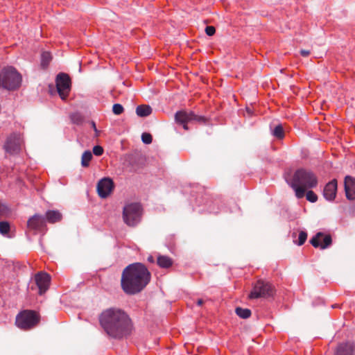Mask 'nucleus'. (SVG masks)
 I'll use <instances>...</instances> for the list:
<instances>
[{
	"instance_id": "39448f33",
	"label": "nucleus",
	"mask_w": 355,
	"mask_h": 355,
	"mask_svg": "<svg viewBox=\"0 0 355 355\" xmlns=\"http://www.w3.org/2000/svg\"><path fill=\"white\" fill-rule=\"evenodd\" d=\"M143 209L137 202H131L125 205L123 209V222L129 227L137 225L142 217Z\"/></svg>"
},
{
	"instance_id": "393cba45",
	"label": "nucleus",
	"mask_w": 355,
	"mask_h": 355,
	"mask_svg": "<svg viewBox=\"0 0 355 355\" xmlns=\"http://www.w3.org/2000/svg\"><path fill=\"white\" fill-rule=\"evenodd\" d=\"M10 231V224L7 221L0 222V233L1 234H6Z\"/></svg>"
},
{
	"instance_id": "c85d7f7f",
	"label": "nucleus",
	"mask_w": 355,
	"mask_h": 355,
	"mask_svg": "<svg viewBox=\"0 0 355 355\" xmlns=\"http://www.w3.org/2000/svg\"><path fill=\"white\" fill-rule=\"evenodd\" d=\"M306 197L307 200H309L311 202H315L318 200L317 195L313 191H307Z\"/></svg>"
},
{
	"instance_id": "cd10ccee",
	"label": "nucleus",
	"mask_w": 355,
	"mask_h": 355,
	"mask_svg": "<svg viewBox=\"0 0 355 355\" xmlns=\"http://www.w3.org/2000/svg\"><path fill=\"white\" fill-rule=\"evenodd\" d=\"M141 140L146 144H150L152 143L153 137L150 133L144 132L141 135Z\"/></svg>"
},
{
	"instance_id": "7ed1b4c3",
	"label": "nucleus",
	"mask_w": 355,
	"mask_h": 355,
	"mask_svg": "<svg viewBox=\"0 0 355 355\" xmlns=\"http://www.w3.org/2000/svg\"><path fill=\"white\" fill-rule=\"evenodd\" d=\"M317 184L318 179L315 174L304 168H300L295 172L290 183L297 198H303L306 189L314 188Z\"/></svg>"
},
{
	"instance_id": "423d86ee",
	"label": "nucleus",
	"mask_w": 355,
	"mask_h": 355,
	"mask_svg": "<svg viewBox=\"0 0 355 355\" xmlns=\"http://www.w3.org/2000/svg\"><path fill=\"white\" fill-rule=\"evenodd\" d=\"M40 315L31 310H25L19 313L16 318L17 326L24 330L35 327L40 322Z\"/></svg>"
},
{
	"instance_id": "c756f323",
	"label": "nucleus",
	"mask_w": 355,
	"mask_h": 355,
	"mask_svg": "<svg viewBox=\"0 0 355 355\" xmlns=\"http://www.w3.org/2000/svg\"><path fill=\"white\" fill-rule=\"evenodd\" d=\"M10 214V209L6 205H0V216L6 217Z\"/></svg>"
},
{
	"instance_id": "a878e982",
	"label": "nucleus",
	"mask_w": 355,
	"mask_h": 355,
	"mask_svg": "<svg viewBox=\"0 0 355 355\" xmlns=\"http://www.w3.org/2000/svg\"><path fill=\"white\" fill-rule=\"evenodd\" d=\"M306 239H307V233L304 231H300V234H299L298 241L296 242V243L300 246L302 245L306 241Z\"/></svg>"
},
{
	"instance_id": "f257e3e1",
	"label": "nucleus",
	"mask_w": 355,
	"mask_h": 355,
	"mask_svg": "<svg viewBox=\"0 0 355 355\" xmlns=\"http://www.w3.org/2000/svg\"><path fill=\"white\" fill-rule=\"evenodd\" d=\"M101 327L105 334L114 339H122L130 336L133 324L129 315L119 308H109L98 316Z\"/></svg>"
},
{
	"instance_id": "ddd939ff",
	"label": "nucleus",
	"mask_w": 355,
	"mask_h": 355,
	"mask_svg": "<svg viewBox=\"0 0 355 355\" xmlns=\"http://www.w3.org/2000/svg\"><path fill=\"white\" fill-rule=\"evenodd\" d=\"M50 276L46 272H39L35 276V283L39 288V293L42 295L49 288Z\"/></svg>"
},
{
	"instance_id": "6e6552de",
	"label": "nucleus",
	"mask_w": 355,
	"mask_h": 355,
	"mask_svg": "<svg viewBox=\"0 0 355 355\" xmlns=\"http://www.w3.org/2000/svg\"><path fill=\"white\" fill-rule=\"evenodd\" d=\"M55 83L59 96L62 100H65L71 90V82L69 76L64 73H60L56 76Z\"/></svg>"
},
{
	"instance_id": "c9c22d12",
	"label": "nucleus",
	"mask_w": 355,
	"mask_h": 355,
	"mask_svg": "<svg viewBox=\"0 0 355 355\" xmlns=\"http://www.w3.org/2000/svg\"><path fill=\"white\" fill-rule=\"evenodd\" d=\"M92 128H94V130H95V131H96V130H96V125H95V123H94V122L92 123Z\"/></svg>"
},
{
	"instance_id": "dca6fc26",
	"label": "nucleus",
	"mask_w": 355,
	"mask_h": 355,
	"mask_svg": "<svg viewBox=\"0 0 355 355\" xmlns=\"http://www.w3.org/2000/svg\"><path fill=\"white\" fill-rule=\"evenodd\" d=\"M337 191V180H332L328 182L323 191V196L327 200H333L336 195Z\"/></svg>"
},
{
	"instance_id": "b1692460",
	"label": "nucleus",
	"mask_w": 355,
	"mask_h": 355,
	"mask_svg": "<svg viewBox=\"0 0 355 355\" xmlns=\"http://www.w3.org/2000/svg\"><path fill=\"white\" fill-rule=\"evenodd\" d=\"M51 59H52V57L49 52H47V51L43 52L42 54L41 66L43 68L47 67V66L49 65Z\"/></svg>"
},
{
	"instance_id": "f3484780",
	"label": "nucleus",
	"mask_w": 355,
	"mask_h": 355,
	"mask_svg": "<svg viewBox=\"0 0 355 355\" xmlns=\"http://www.w3.org/2000/svg\"><path fill=\"white\" fill-rule=\"evenodd\" d=\"M335 355H355V345L352 343L339 344L336 347Z\"/></svg>"
},
{
	"instance_id": "5701e85b",
	"label": "nucleus",
	"mask_w": 355,
	"mask_h": 355,
	"mask_svg": "<svg viewBox=\"0 0 355 355\" xmlns=\"http://www.w3.org/2000/svg\"><path fill=\"white\" fill-rule=\"evenodd\" d=\"M237 315L243 319H247L251 315V311L248 309L237 307L235 309Z\"/></svg>"
},
{
	"instance_id": "4be33fe9",
	"label": "nucleus",
	"mask_w": 355,
	"mask_h": 355,
	"mask_svg": "<svg viewBox=\"0 0 355 355\" xmlns=\"http://www.w3.org/2000/svg\"><path fill=\"white\" fill-rule=\"evenodd\" d=\"M272 132V135L279 139H282L284 137V131L282 124L277 125Z\"/></svg>"
},
{
	"instance_id": "0eeeda50",
	"label": "nucleus",
	"mask_w": 355,
	"mask_h": 355,
	"mask_svg": "<svg viewBox=\"0 0 355 355\" xmlns=\"http://www.w3.org/2000/svg\"><path fill=\"white\" fill-rule=\"evenodd\" d=\"M275 288L269 282L263 279H259L254 284L252 291L249 295L250 299L259 297H269L274 295Z\"/></svg>"
},
{
	"instance_id": "a211bd4d",
	"label": "nucleus",
	"mask_w": 355,
	"mask_h": 355,
	"mask_svg": "<svg viewBox=\"0 0 355 355\" xmlns=\"http://www.w3.org/2000/svg\"><path fill=\"white\" fill-rule=\"evenodd\" d=\"M62 219V214L58 211L49 210L46 213V219L50 223H55L60 221Z\"/></svg>"
},
{
	"instance_id": "72a5a7b5",
	"label": "nucleus",
	"mask_w": 355,
	"mask_h": 355,
	"mask_svg": "<svg viewBox=\"0 0 355 355\" xmlns=\"http://www.w3.org/2000/svg\"><path fill=\"white\" fill-rule=\"evenodd\" d=\"M147 260L150 263H154V258L152 255L148 256Z\"/></svg>"
},
{
	"instance_id": "2eb2a0df",
	"label": "nucleus",
	"mask_w": 355,
	"mask_h": 355,
	"mask_svg": "<svg viewBox=\"0 0 355 355\" xmlns=\"http://www.w3.org/2000/svg\"><path fill=\"white\" fill-rule=\"evenodd\" d=\"M345 191L347 199L355 200V178L347 175L344 181Z\"/></svg>"
},
{
	"instance_id": "6ab92c4d",
	"label": "nucleus",
	"mask_w": 355,
	"mask_h": 355,
	"mask_svg": "<svg viewBox=\"0 0 355 355\" xmlns=\"http://www.w3.org/2000/svg\"><path fill=\"white\" fill-rule=\"evenodd\" d=\"M173 260L168 256L159 255L157 260V265L162 268H168L173 265Z\"/></svg>"
},
{
	"instance_id": "f8f14e48",
	"label": "nucleus",
	"mask_w": 355,
	"mask_h": 355,
	"mask_svg": "<svg viewBox=\"0 0 355 355\" xmlns=\"http://www.w3.org/2000/svg\"><path fill=\"white\" fill-rule=\"evenodd\" d=\"M114 188L113 181L109 178H104L97 184V192L102 198H107L112 192Z\"/></svg>"
},
{
	"instance_id": "412c9836",
	"label": "nucleus",
	"mask_w": 355,
	"mask_h": 355,
	"mask_svg": "<svg viewBox=\"0 0 355 355\" xmlns=\"http://www.w3.org/2000/svg\"><path fill=\"white\" fill-rule=\"evenodd\" d=\"M92 158V154L89 150L85 151L81 157V166L83 167H88L89 162Z\"/></svg>"
},
{
	"instance_id": "9b49d317",
	"label": "nucleus",
	"mask_w": 355,
	"mask_h": 355,
	"mask_svg": "<svg viewBox=\"0 0 355 355\" xmlns=\"http://www.w3.org/2000/svg\"><path fill=\"white\" fill-rule=\"evenodd\" d=\"M310 243L314 248H320L324 250L331 245L332 239L329 234L325 235L324 233L320 232L311 238Z\"/></svg>"
},
{
	"instance_id": "aec40b11",
	"label": "nucleus",
	"mask_w": 355,
	"mask_h": 355,
	"mask_svg": "<svg viewBox=\"0 0 355 355\" xmlns=\"http://www.w3.org/2000/svg\"><path fill=\"white\" fill-rule=\"evenodd\" d=\"M152 112V108L147 105H139L136 108V113L139 116L145 117L149 116Z\"/></svg>"
},
{
	"instance_id": "7c9ffc66",
	"label": "nucleus",
	"mask_w": 355,
	"mask_h": 355,
	"mask_svg": "<svg viewBox=\"0 0 355 355\" xmlns=\"http://www.w3.org/2000/svg\"><path fill=\"white\" fill-rule=\"evenodd\" d=\"M93 153L96 156H100L103 153V148L101 146H95L93 148Z\"/></svg>"
},
{
	"instance_id": "2f4dec72",
	"label": "nucleus",
	"mask_w": 355,
	"mask_h": 355,
	"mask_svg": "<svg viewBox=\"0 0 355 355\" xmlns=\"http://www.w3.org/2000/svg\"><path fill=\"white\" fill-rule=\"evenodd\" d=\"M205 33L209 36H212L216 33V28L212 26H208L205 28Z\"/></svg>"
},
{
	"instance_id": "473e14b6",
	"label": "nucleus",
	"mask_w": 355,
	"mask_h": 355,
	"mask_svg": "<svg viewBox=\"0 0 355 355\" xmlns=\"http://www.w3.org/2000/svg\"><path fill=\"white\" fill-rule=\"evenodd\" d=\"M300 54L303 56V57H307L310 54V51L309 50H301L300 51Z\"/></svg>"
},
{
	"instance_id": "bb28decb",
	"label": "nucleus",
	"mask_w": 355,
	"mask_h": 355,
	"mask_svg": "<svg viewBox=\"0 0 355 355\" xmlns=\"http://www.w3.org/2000/svg\"><path fill=\"white\" fill-rule=\"evenodd\" d=\"M124 111L123 107L119 103L114 104L112 106V112L114 114L119 115Z\"/></svg>"
},
{
	"instance_id": "4468645a",
	"label": "nucleus",
	"mask_w": 355,
	"mask_h": 355,
	"mask_svg": "<svg viewBox=\"0 0 355 355\" xmlns=\"http://www.w3.org/2000/svg\"><path fill=\"white\" fill-rule=\"evenodd\" d=\"M45 218L39 214H35L27 221V227L31 230H40L45 226Z\"/></svg>"
},
{
	"instance_id": "9d476101",
	"label": "nucleus",
	"mask_w": 355,
	"mask_h": 355,
	"mask_svg": "<svg viewBox=\"0 0 355 355\" xmlns=\"http://www.w3.org/2000/svg\"><path fill=\"white\" fill-rule=\"evenodd\" d=\"M175 120L182 124L185 130L188 129L187 123L191 121L204 122L205 118L195 114L193 112L179 111L175 114Z\"/></svg>"
},
{
	"instance_id": "20e7f679",
	"label": "nucleus",
	"mask_w": 355,
	"mask_h": 355,
	"mask_svg": "<svg viewBox=\"0 0 355 355\" xmlns=\"http://www.w3.org/2000/svg\"><path fill=\"white\" fill-rule=\"evenodd\" d=\"M21 82V75L12 67L4 69L0 73V88L14 90L20 86Z\"/></svg>"
},
{
	"instance_id": "1a4fd4ad",
	"label": "nucleus",
	"mask_w": 355,
	"mask_h": 355,
	"mask_svg": "<svg viewBox=\"0 0 355 355\" xmlns=\"http://www.w3.org/2000/svg\"><path fill=\"white\" fill-rule=\"evenodd\" d=\"M22 139L20 134L12 133L6 139L3 146L5 151L10 155H15L19 153Z\"/></svg>"
},
{
	"instance_id": "f03ea898",
	"label": "nucleus",
	"mask_w": 355,
	"mask_h": 355,
	"mask_svg": "<svg viewBox=\"0 0 355 355\" xmlns=\"http://www.w3.org/2000/svg\"><path fill=\"white\" fill-rule=\"evenodd\" d=\"M150 272L141 263H134L125 267L121 275V287L128 295L141 292L150 280Z\"/></svg>"
},
{
	"instance_id": "f704fd0d",
	"label": "nucleus",
	"mask_w": 355,
	"mask_h": 355,
	"mask_svg": "<svg viewBox=\"0 0 355 355\" xmlns=\"http://www.w3.org/2000/svg\"><path fill=\"white\" fill-rule=\"evenodd\" d=\"M196 303L198 306H201L204 304V301L202 299H199L197 300Z\"/></svg>"
}]
</instances>
